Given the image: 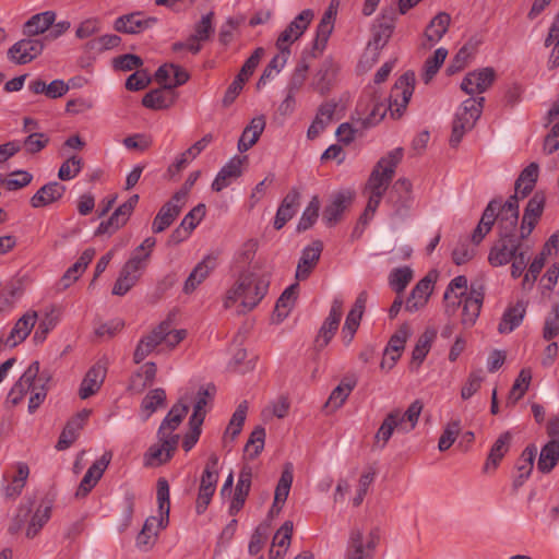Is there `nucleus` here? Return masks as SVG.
Instances as JSON below:
<instances>
[{"instance_id": "nucleus-1", "label": "nucleus", "mask_w": 559, "mask_h": 559, "mask_svg": "<svg viewBox=\"0 0 559 559\" xmlns=\"http://www.w3.org/2000/svg\"><path fill=\"white\" fill-rule=\"evenodd\" d=\"M270 278L252 272H242L234 285L226 292L224 308L229 309L240 301L239 312L251 311L267 294Z\"/></svg>"}, {"instance_id": "nucleus-2", "label": "nucleus", "mask_w": 559, "mask_h": 559, "mask_svg": "<svg viewBox=\"0 0 559 559\" xmlns=\"http://www.w3.org/2000/svg\"><path fill=\"white\" fill-rule=\"evenodd\" d=\"M402 158L403 148H394L385 156L381 157L372 169L364 192L368 195V199L373 200V204L376 201L381 202Z\"/></svg>"}, {"instance_id": "nucleus-3", "label": "nucleus", "mask_w": 559, "mask_h": 559, "mask_svg": "<svg viewBox=\"0 0 559 559\" xmlns=\"http://www.w3.org/2000/svg\"><path fill=\"white\" fill-rule=\"evenodd\" d=\"M157 502L159 519L150 516L145 520L141 532L136 536V547L140 550L147 551L155 544L157 531L154 527L165 528L169 522L170 499H169V484L165 478L157 480Z\"/></svg>"}, {"instance_id": "nucleus-4", "label": "nucleus", "mask_w": 559, "mask_h": 559, "mask_svg": "<svg viewBox=\"0 0 559 559\" xmlns=\"http://www.w3.org/2000/svg\"><path fill=\"white\" fill-rule=\"evenodd\" d=\"M498 240L490 248L488 262L498 267L508 264L525 247L526 238H520L518 229L498 227Z\"/></svg>"}, {"instance_id": "nucleus-5", "label": "nucleus", "mask_w": 559, "mask_h": 559, "mask_svg": "<svg viewBox=\"0 0 559 559\" xmlns=\"http://www.w3.org/2000/svg\"><path fill=\"white\" fill-rule=\"evenodd\" d=\"M485 97L467 98L457 109L452 123L450 145L456 147L466 132L471 131L480 118Z\"/></svg>"}, {"instance_id": "nucleus-6", "label": "nucleus", "mask_w": 559, "mask_h": 559, "mask_svg": "<svg viewBox=\"0 0 559 559\" xmlns=\"http://www.w3.org/2000/svg\"><path fill=\"white\" fill-rule=\"evenodd\" d=\"M395 10H384L377 24L372 27V37L368 41L362 56V61L369 63V67L378 62L381 50L386 46L392 37L395 27Z\"/></svg>"}, {"instance_id": "nucleus-7", "label": "nucleus", "mask_w": 559, "mask_h": 559, "mask_svg": "<svg viewBox=\"0 0 559 559\" xmlns=\"http://www.w3.org/2000/svg\"><path fill=\"white\" fill-rule=\"evenodd\" d=\"M218 480V456L212 453L205 464L200 479L199 492L195 503V511L202 514L207 509L216 490Z\"/></svg>"}, {"instance_id": "nucleus-8", "label": "nucleus", "mask_w": 559, "mask_h": 559, "mask_svg": "<svg viewBox=\"0 0 559 559\" xmlns=\"http://www.w3.org/2000/svg\"><path fill=\"white\" fill-rule=\"evenodd\" d=\"M415 87V74L413 72H405L394 83L390 97H389V109L391 116L400 118L414 93Z\"/></svg>"}, {"instance_id": "nucleus-9", "label": "nucleus", "mask_w": 559, "mask_h": 559, "mask_svg": "<svg viewBox=\"0 0 559 559\" xmlns=\"http://www.w3.org/2000/svg\"><path fill=\"white\" fill-rule=\"evenodd\" d=\"M44 49V38L25 36L8 49L7 57L14 64H27L38 58Z\"/></svg>"}, {"instance_id": "nucleus-10", "label": "nucleus", "mask_w": 559, "mask_h": 559, "mask_svg": "<svg viewBox=\"0 0 559 559\" xmlns=\"http://www.w3.org/2000/svg\"><path fill=\"white\" fill-rule=\"evenodd\" d=\"M379 543L377 530L371 531L366 542L362 532L355 528L350 532L345 559H373V552Z\"/></svg>"}, {"instance_id": "nucleus-11", "label": "nucleus", "mask_w": 559, "mask_h": 559, "mask_svg": "<svg viewBox=\"0 0 559 559\" xmlns=\"http://www.w3.org/2000/svg\"><path fill=\"white\" fill-rule=\"evenodd\" d=\"M545 205V193L543 191H536L524 207L521 224L518 228L520 238L528 239L543 216Z\"/></svg>"}, {"instance_id": "nucleus-12", "label": "nucleus", "mask_w": 559, "mask_h": 559, "mask_svg": "<svg viewBox=\"0 0 559 559\" xmlns=\"http://www.w3.org/2000/svg\"><path fill=\"white\" fill-rule=\"evenodd\" d=\"M146 267L144 259L130 257L119 273L112 287V294L124 296L138 283Z\"/></svg>"}, {"instance_id": "nucleus-13", "label": "nucleus", "mask_w": 559, "mask_h": 559, "mask_svg": "<svg viewBox=\"0 0 559 559\" xmlns=\"http://www.w3.org/2000/svg\"><path fill=\"white\" fill-rule=\"evenodd\" d=\"M342 316L343 299L335 297L332 301L329 316L325 318L316 337L314 344L318 349H323L331 342L338 329Z\"/></svg>"}, {"instance_id": "nucleus-14", "label": "nucleus", "mask_w": 559, "mask_h": 559, "mask_svg": "<svg viewBox=\"0 0 559 559\" xmlns=\"http://www.w3.org/2000/svg\"><path fill=\"white\" fill-rule=\"evenodd\" d=\"M485 290L483 285L472 284L468 295L462 298L463 305L461 322L465 328H472L480 313Z\"/></svg>"}, {"instance_id": "nucleus-15", "label": "nucleus", "mask_w": 559, "mask_h": 559, "mask_svg": "<svg viewBox=\"0 0 559 559\" xmlns=\"http://www.w3.org/2000/svg\"><path fill=\"white\" fill-rule=\"evenodd\" d=\"M313 16V11L310 9L301 11L280 34L276 40V47L289 49V46L308 28Z\"/></svg>"}, {"instance_id": "nucleus-16", "label": "nucleus", "mask_w": 559, "mask_h": 559, "mask_svg": "<svg viewBox=\"0 0 559 559\" xmlns=\"http://www.w3.org/2000/svg\"><path fill=\"white\" fill-rule=\"evenodd\" d=\"M39 370V362L33 361L20 379L13 384L8 394V399L13 405L19 404L28 392L34 390V386L37 384V379L40 376Z\"/></svg>"}, {"instance_id": "nucleus-17", "label": "nucleus", "mask_w": 559, "mask_h": 559, "mask_svg": "<svg viewBox=\"0 0 559 559\" xmlns=\"http://www.w3.org/2000/svg\"><path fill=\"white\" fill-rule=\"evenodd\" d=\"M380 109L381 106H374L372 111L366 118L358 119L356 121L355 127L348 122L341 123L336 130V136L338 140L344 144H349L355 140L357 132L376 126L384 117V112L380 114L378 117V111Z\"/></svg>"}, {"instance_id": "nucleus-18", "label": "nucleus", "mask_w": 559, "mask_h": 559, "mask_svg": "<svg viewBox=\"0 0 559 559\" xmlns=\"http://www.w3.org/2000/svg\"><path fill=\"white\" fill-rule=\"evenodd\" d=\"M496 72L492 68H483L468 72L461 83V88L468 95L481 94L493 83Z\"/></svg>"}, {"instance_id": "nucleus-19", "label": "nucleus", "mask_w": 559, "mask_h": 559, "mask_svg": "<svg viewBox=\"0 0 559 559\" xmlns=\"http://www.w3.org/2000/svg\"><path fill=\"white\" fill-rule=\"evenodd\" d=\"M157 23L154 16H145L142 12H133L116 19L114 28L119 33L140 34Z\"/></svg>"}, {"instance_id": "nucleus-20", "label": "nucleus", "mask_w": 559, "mask_h": 559, "mask_svg": "<svg viewBox=\"0 0 559 559\" xmlns=\"http://www.w3.org/2000/svg\"><path fill=\"white\" fill-rule=\"evenodd\" d=\"M111 456L110 452H105L88 467L78 488V497H85L96 486L108 467Z\"/></svg>"}, {"instance_id": "nucleus-21", "label": "nucleus", "mask_w": 559, "mask_h": 559, "mask_svg": "<svg viewBox=\"0 0 559 559\" xmlns=\"http://www.w3.org/2000/svg\"><path fill=\"white\" fill-rule=\"evenodd\" d=\"M322 249L323 243L320 240L304 248L295 273L297 281H305L310 276L320 260Z\"/></svg>"}, {"instance_id": "nucleus-22", "label": "nucleus", "mask_w": 559, "mask_h": 559, "mask_svg": "<svg viewBox=\"0 0 559 559\" xmlns=\"http://www.w3.org/2000/svg\"><path fill=\"white\" fill-rule=\"evenodd\" d=\"M435 280L436 276L432 277L431 273H429L415 285L409 297L405 301L406 311L416 312L426 306L433 290Z\"/></svg>"}, {"instance_id": "nucleus-23", "label": "nucleus", "mask_w": 559, "mask_h": 559, "mask_svg": "<svg viewBox=\"0 0 559 559\" xmlns=\"http://www.w3.org/2000/svg\"><path fill=\"white\" fill-rule=\"evenodd\" d=\"M107 374V368L105 364L102 361L93 365L86 372L85 377L82 380V383L79 389V396L82 400H86L92 395L96 394Z\"/></svg>"}, {"instance_id": "nucleus-24", "label": "nucleus", "mask_w": 559, "mask_h": 559, "mask_svg": "<svg viewBox=\"0 0 559 559\" xmlns=\"http://www.w3.org/2000/svg\"><path fill=\"white\" fill-rule=\"evenodd\" d=\"M66 191L67 188L61 182L49 181L36 191V193L31 198L29 204L34 209L49 206L62 199Z\"/></svg>"}, {"instance_id": "nucleus-25", "label": "nucleus", "mask_w": 559, "mask_h": 559, "mask_svg": "<svg viewBox=\"0 0 559 559\" xmlns=\"http://www.w3.org/2000/svg\"><path fill=\"white\" fill-rule=\"evenodd\" d=\"M158 443L150 447L146 456L152 465H160L168 462L177 449L179 437L157 436Z\"/></svg>"}, {"instance_id": "nucleus-26", "label": "nucleus", "mask_w": 559, "mask_h": 559, "mask_svg": "<svg viewBox=\"0 0 559 559\" xmlns=\"http://www.w3.org/2000/svg\"><path fill=\"white\" fill-rule=\"evenodd\" d=\"M300 205V192L296 188H292L282 200L274 218V228L282 229L285 224L290 221L298 211Z\"/></svg>"}, {"instance_id": "nucleus-27", "label": "nucleus", "mask_w": 559, "mask_h": 559, "mask_svg": "<svg viewBox=\"0 0 559 559\" xmlns=\"http://www.w3.org/2000/svg\"><path fill=\"white\" fill-rule=\"evenodd\" d=\"M527 302L518 300L514 305H509L498 324V332L500 334H509L521 325L526 314Z\"/></svg>"}, {"instance_id": "nucleus-28", "label": "nucleus", "mask_w": 559, "mask_h": 559, "mask_svg": "<svg viewBox=\"0 0 559 559\" xmlns=\"http://www.w3.org/2000/svg\"><path fill=\"white\" fill-rule=\"evenodd\" d=\"M185 204L186 203L182 201H176L175 195H173L171 199L159 209L155 216L152 224L153 233L158 234L167 229L179 216Z\"/></svg>"}, {"instance_id": "nucleus-29", "label": "nucleus", "mask_w": 559, "mask_h": 559, "mask_svg": "<svg viewBox=\"0 0 559 559\" xmlns=\"http://www.w3.org/2000/svg\"><path fill=\"white\" fill-rule=\"evenodd\" d=\"M251 480L252 468L249 465H243L239 472V478L229 507V513L231 515H235L243 508L246 499L251 488Z\"/></svg>"}, {"instance_id": "nucleus-30", "label": "nucleus", "mask_w": 559, "mask_h": 559, "mask_svg": "<svg viewBox=\"0 0 559 559\" xmlns=\"http://www.w3.org/2000/svg\"><path fill=\"white\" fill-rule=\"evenodd\" d=\"M500 201L497 199L491 200L483 212L480 221L472 234V241L478 245L485 236L491 230L495 222H499Z\"/></svg>"}, {"instance_id": "nucleus-31", "label": "nucleus", "mask_w": 559, "mask_h": 559, "mask_svg": "<svg viewBox=\"0 0 559 559\" xmlns=\"http://www.w3.org/2000/svg\"><path fill=\"white\" fill-rule=\"evenodd\" d=\"M217 265L216 258L213 255L204 257L189 274L183 285L185 294H191L202 284Z\"/></svg>"}, {"instance_id": "nucleus-32", "label": "nucleus", "mask_w": 559, "mask_h": 559, "mask_svg": "<svg viewBox=\"0 0 559 559\" xmlns=\"http://www.w3.org/2000/svg\"><path fill=\"white\" fill-rule=\"evenodd\" d=\"M164 328H154L150 333L143 335L133 353L134 364L142 362L158 345L163 344L165 337Z\"/></svg>"}, {"instance_id": "nucleus-33", "label": "nucleus", "mask_w": 559, "mask_h": 559, "mask_svg": "<svg viewBox=\"0 0 559 559\" xmlns=\"http://www.w3.org/2000/svg\"><path fill=\"white\" fill-rule=\"evenodd\" d=\"M62 314L61 307L51 305L47 307L43 317L36 328L33 341L36 344H41L46 341L48 334L58 325Z\"/></svg>"}, {"instance_id": "nucleus-34", "label": "nucleus", "mask_w": 559, "mask_h": 559, "mask_svg": "<svg viewBox=\"0 0 559 559\" xmlns=\"http://www.w3.org/2000/svg\"><path fill=\"white\" fill-rule=\"evenodd\" d=\"M38 319L36 311H27L23 314L12 328L9 336L7 337L5 344L10 347H14L22 343L31 333Z\"/></svg>"}, {"instance_id": "nucleus-35", "label": "nucleus", "mask_w": 559, "mask_h": 559, "mask_svg": "<svg viewBox=\"0 0 559 559\" xmlns=\"http://www.w3.org/2000/svg\"><path fill=\"white\" fill-rule=\"evenodd\" d=\"M56 12L45 11L32 15L22 27L24 36H32L39 38L38 36L48 31L56 21Z\"/></svg>"}, {"instance_id": "nucleus-36", "label": "nucleus", "mask_w": 559, "mask_h": 559, "mask_svg": "<svg viewBox=\"0 0 559 559\" xmlns=\"http://www.w3.org/2000/svg\"><path fill=\"white\" fill-rule=\"evenodd\" d=\"M246 157L234 156L226 165H224L216 175L212 189L216 192L228 187L231 181L241 176V165Z\"/></svg>"}, {"instance_id": "nucleus-37", "label": "nucleus", "mask_w": 559, "mask_h": 559, "mask_svg": "<svg viewBox=\"0 0 559 559\" xmlns=\"http://www.w3.org/2000/svg\"><path fill=\"white\" fill-rule=\"evenodd\" d=\"M512 436L509 431L501 433L492 444L485 465L483 467L484 473H490L497 469L500 462L508 453L510 449Z\"/></svg>"}, {"instance_id": "nucleus-38", "label": "nucleus", "mask_w": 559, "mask_h": 559, "mask_svg": "<svg viewBox=\"0 0 559 559\" xmlns=\"http://www.w3.org/2000/svg\"><path fill=\"white\" fill-rule=\"evenodd\" d=\"M409 336V329L406 324H403L390 338L383 354V358L381 361V368H384L388 361V356L391 353L395 355L391 356V364H389V369L393 368L396 364L397 359L401 357V353L405 347L406 341Z\"/></svg>"}, {"instance_id": "nucleus-39", "label": "nucleus", "mask_w": 559, "mask_h": 559, "mask_svg": "<svg viewBox=\"0 0 559 559\" xmlns=\"http://www.w3.org/2000/svg\"><path fill=\"white\" fill-rule=\"evenodd\" d=\"M95 257V249L87 248L85 249L79 260L70 266L63 276L59 281V289L64 290L69 288L85 271L87 265L92 262Z\"/></svg>"}, {"instance_id": "nucleus-40", "label": "nucleus", "mask_w": 559, "mask_h": 559, "mask_svg": "<svg viewBox=\"0 0 559 559\" xmlns=\"http://www.w3.org/2000/svg\"><path fill=\"white\" fill-rule=\"evenodd\" d=\"M188 404L181 403V401L173 405V407L162 421L157 431V436L179 437L178 435H174L173 432L179 427L182 419L188 414Z\"/></svg>"}, {"instance_id": "nucleus-41", "label": "nucleus", "mask_w": 559, "mask_h": 559, "mask_svg": "<svg viewBox=\"0 0 559 559\" xmlns=\"http://www.w3.org/2000/svg\"><path fill=\"white\" fill-rule=\"evenodd\" d=\"M337 104L333 100L321 104L317 115L308 128L307 136L310 140L316 139L332 121Z\"/></svg>"}, {"instance_id": "nucleus-42", "label": "nucleus", "mask_w": 559, "mask_h": 559, "mask_svg": "<svg viewBox=\"0 0 559 559\" xmlns=\"http://www.w3.org/2000/svg\"><path fill=\"white\" fill-rule=\"evenodd\" d=\"M176 99V93L163 86L146 93L142 98V105L148 109L163 110L171 107Z\"/></svg>"}, {"instance_id": "nucleus-43", "label": "nucleus", "mask_w": 559, "mask_h": 559, "mask_svg": "<svg viewBox=\"0 0 559 559\" xmlns=\"http://www.w3.org/2000/svg\"><path fill=\"white\" fill-rule=\"evenodd\" d=\"M536 456V449L534 447H526L516 463V475L513 478L512 487L518 491L520 487L528 479L532 474L534 461Z\"/></svg>"}, {"instance_id": "nucleus-44", "label": "nucleus", "mask_w": 559, "mask_h": 559, "mask_svg": "<svg viewBox=\"0 0 559 559\" xmlns=\"http://www.w3.org/2000/svg\"><path fill=\"white\" fill-rule=\"evenodd\" d=\"M467 278L464 275L454 277L448 285L444 293L447 304V312H454L461 305L462 298L467 296Z\"/></svg>"}, {"instance_id": "nucleus-45", "label": "nucleus", "mask_w": 559, "mask_h": 559, "mask_svg": "<svg viewBox=\"0 0 559 559\" xmlns=\"http://www.w3.org/2000/svg\"><path fill=\"white\" fill-rule=\"evenodd\" d=\"M352 201V194L340 192L335 194L330 204L323 210L322 219L329 227L334 226L341 218L343 212Z\"/></svg>"}, {"instance_id": "nucleus-46", "label": "nucleus", "mask_w": 559, "mask_h": 559, "mask_svg": "<svg viewBox=\"0 0 559 559\" xmlns=\"http://www.w3.org/2000/svg\"><path fill=\"white\" fill-rule=\"evenodd\" d=\"M519 198H521V193H516V190H514V194L510 195L503 204L500 203L498 227L518 229Z\"/></svg>"}, {"instance_id": "nucleus-47", "label": "nucleus", "mask_w": 559, "mask_h": 559, "mask_svg": "<svg viewBox=\"0 0 559 559\" xmlns=\"http://www.w3.org/2000/svg\"><path fill=\"white\" fill-rule=\"evenodd\" d=\"M265 128V119L263 116L253 118L245 128L238 141V151L243 153L251 148L259 140Z\"/></svg>"}, {"instance_id": "nucleus-48", "label": "nucleus", "mask_w": 559, "mask_h": 559, "mask_svg": "<svg viewBox=\"0 0 559 559\" xmlns=\"http://www.w3.org/2000/svg\"><path fill=\"white\" fill-rule=\"evenodd\" d=\"M298 290L299 284L294 283L282 293L275 305L273 321L280 323L289 314L297 299Z\"/></svg>"}, {"instance_id": "nucleus-49", "label": "nucleus", "mask_w": 559, "mask_h": 559, "mask_svg": "<svg viewBox=\"0 0 559 559\" xmlns=\"http://www.w3.org/2000/svg\"><path fill=\"white\" fill-rule=\"evenodd\" d=\"M337 72L338 64L332 59H325L316 75L317 81L313 83L314 90L321 95L326 94L330 91V87L333 84Z\"/></svg>"}, {"instance_id": "nucleus-50", "label": "nucleus", "mask_w": 559, "mask_h": 559, "mask_svg": "<svg viewBox=\"0 0 559 559\" xmlns=\"http://www.w3.org/2000/svg\"><path fill=\"white\" fill-rule=\"evenodd\" d=\"M334 15L335 12H333L332 8L330 7L321 17L316 31L313 50L322 52L323 49L325 48L329 37L334 27Z\"/></svg>"}, {"instance_id": "nucleus-51", "label": "nucleus", "mask_w": 559, "mask_h": 559, "mask_svg": "<svg viewBox=\"0 0 559 559\" xmlns=\"http://www.w3.org/2000/svg\"><path fill=\"white\" fill-rule=\"evenodd\" d=\"M156 365L153 361L144 364L136 372H134L129 382V390L140 393L148 386L156 376Z\"/></svg>"}, {"instance_id": "nucleus-52", "label": "nucleus", "mask_w": 559, "mask_h": 559, "mask_svg": "<svg viewBox=\"0 0 559 559\" xmlns=\"http://www.w3.org/2000/svg\"><path fill=\"white\" fill-rule=\"evenodd\" d=\"M539 167L536 163H531L526 166L514 183L516 193H521V198H526L534 189L538 178Z\"/></svg>"}, {"instance_id": "nucleus-53", "label": "nucleus", "mask_w": 559, "mask_h": 559, "mask_svg": "<svg viewBox=\"0 0 559 559\" xmlns=\"http://www.w3.org/2000/svg\"><path fill=\"white\" fill-rule=\"evenodd\" d=\"M559 461V440L551 439L543 448L537 462L539 472L550 473Z\"/></svg>"}, {"instance_id": "nucleus-54", "label": "nucleus", "mask_w": 559, "mask_h": 559, "mask_svg": "<svg viewBox=\"0 0 559 559\" xmlns=\"http://www.w3.org/2000/svg\"><path fill=\"white\" fill-rule=\"evenodd\" d=\"M451 16L447 12L438 13L428 24L425 31V37L431 45L437 44L448 32Z\"/></svg>"}, {"instance_id": "nucleus-55", "label": "nucleus", "mask_w": 559, "mask_h": 559, "mask_svg": "<svg viewBox=\"0 0 559 559\" xmlns=\"http://www.w3.org/2000/svg\"><path fill=\"white\" fill-rule=\"evenodd\" d=\"M395 429L402 431V419L400 418L399 408L393 409L385 416L374 436L377 442L382 441L381 448L388 443Z\"/></svg>"}, {"instance_id": "nucleus-56", "label": "nucleus", "mask_w": 559, "mask_h": 559, "mask_svg": "<svg viewBox=\"0 0 559 559\" xmlns=\"http://www.w3.org/2000/svg\"><path fill=\"white\" fill-rule=\"evenodd\" d=\"M277 49H278V53L275 55L271 59L269 64L263 70V73L261 74V76L257 83L258 88H260L262 85H265L269 80L273 79L285 67V64L288 60V57L290 55V49H285V48H277Z\"/></svg>"}, {"instance_id": "nucleus-57", "label": "nucleus", "mask_w": 559, "mask_h": 559, "mask_svg": "<svg viewBox=\"0 0 559 559\" xmlns=\"http://www.w3.org/2000/svg\"><path fill=\"white\" fill-rule=\"evenodd\" d=\"M355 386V379L347 377L344 378L341 381V383L335 389H333L324 407L331 408L332 411L340 408L345 403V401L347 400L348 395L350 394Z\"/></svg>"}, {"instance_id": "nucleus-58", "label": "nucleus", "mask_w": 559, "mask_h": 559, "mask_svg": "<svg viewBox=\"0 0 559 559\" xmlns=\"http://www.w3.org/2000/svg\"><path fill=\"white\" fill-rule=\"evenodd\" d=\"M532 380V372L530 369H522L515 379L509 395L507 397V407H513L526 393Z\"/></svg>"}, {"instance_id": "nucleus-59", "label": "nucleus", "mask_w": 559, "mask_h": 559, "mask_svg": "<svg viewBox=\"0 0 559 559\" xmlns=\"http://www.w3.org/2000/svg\"><path fill=\"white\" fill-rule=\"evenodd\" d=\"M412 192V183L408 179L400 178L397 179L390 192V201L394 202L396 210L408 207V202L411 200Z\"/></svg>"}, {"instance_id": "nucleus-60", "label": "nucleus", "mask_w": 559, "mask_h": 559, "mask_svg": "<svg viewBox=\"0 0 559 559\" xmlns=\"http://www.w3.org/2000/svg\"><path fill=\"white\" fill-rule=\"evenodd\" d=\"M129 218L130 215H128L120 206H118L107 221H103L99 224V226L95 230V235H111L116 230L124 226Z\"/></svg>"}, {"instance_id": "nucleus-61", "label": "nucleus", "mask_w": 559, "mask_h": 559, "mask_svg": "<svg viewBox=\"0 0 559 559\" xmlns=\"http://www.w3.org/2000/svg\"><path fill=\"white\" fill-rule=\"evenodd\" d=\"M29 475V468L26 463L19 462L16 464V475L12 478V481L4 488V495L7 498H15L21 495L26 480Z\"/></svg>"}, {"instance_id": "nucleus-62", "label": "nucleus", "mask_w": 559, "mask_h": 559, "mask_svg": "<svg viewBox=\"0 0 559 559\" xmlns=\"http://www.w3.org/2000/svg\"><path fill=\"white\" fill-rule=\"evenodd\" d=\"M49 381L50 376L47 372H41L39 378L37 379L36 386H34V390H32L31 392V397L28 402V412L31 414L35 413L36 409L45 401L48 392L47 384Z\"/></svg>"}, {"instance_id": "nucleus-63", "label": "nucleus", "mask_w": 559, "mask_h": 559, "mask_svg": "<svg viewBox=\"0 0 559 559\" xmlns=\"http://www.w3.org/2000/svg\"><path fill=\"white\" fill-rule=\"evenodd\" d=\"M51 516V504H40L31 519L26 530V536L34 538Z\"/></svg>"}, {"instance_id": "nucleus-64", "label": "nucleus", "mask_w": 559, "mask_h": 559, "mask_svg": "<svg viewBox=\"0 0 559 559\" xmlns=\"http://www.w3.org/2000/svg\"><path fill=\"white\" fill-rule=\"evenodd\" d=\"M559 335V302L551 306L543 326V338L551 341Z\"/></svg>"}]
</instances>
